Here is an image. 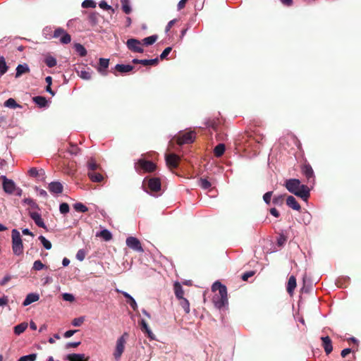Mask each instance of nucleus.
Masks as SVG:
<instances>
[{
	"label": "nucleus",
	"mask_w": 361,
	"mask_h": 361,
	"mask_svg": "<svg viewBox=\"0 0 361 361\" xmlns=\"http://www.w3.org/2000/svg\"><path fill=\"white\" fill-rule=\"evenodd\" d=\"M60 36H61L60 39V42L61 44H67L71 42V35L68 33H67L64 29L61 27H58L54 30L53 37L58 38Z\"/></svg>",
	"instance_id": "obj_7"
},
{
	"label": "nucleus",
	"mask_w": 361,
	"mask_h": 361,
	"mask_svg": "<svg viewBox=\"0 0 361 361\" xmlns=\"http://www.w3.org/2000/svg\"><path fill=\"white\" fill-rule=\"evenodd\" d=\"M121 4L122 6L123 11L126 14L130 13V12L132 11V9L130 6V1L129 0H121Z\"/></svg>",
	"instance_id": "obj_34"
},
{
	"label": "nucleus",
	"mask_w": 361,
	"mask_h": 361,
	"mask_svg": "<svg viewBox=\"0 0 361 361\" xmlns=\"http://www.w3.org/2000/svg\"><path fill=\"white\" fill-rule=\"evenodd\" d=\"M178 300L179 305L183 307L185 314H189L190 311L189 301L185 298L178 299Z\"/></svg>",
	"instance_id": "obj_31"
},
{
	"label": "nucleus",
	"mask_w": 361,
	"mask_h": 361,
	"mask_svg": "<svg viewBox=\"0 0 361 361\" xmlns=\"http://www.w3.org/2000/svg\"><path fill=\"white\" fill-rule=\"evenodd\" d=\"M73 208L78 212H86L88 211V208L81 202H77L73 204Z\"/></svg>",
	"instance_id": "obj_39"
},
{
	"label": "nucleus",
	"mask_w": 361,
	"mask_h": 361,
	"mask_svg": "<svg viewBox=\"0 0 361 361\" xmlns=\"http://www.w3.org/2000/svg\"><path fill=\"white\" fill-rule=\"evenodd\" d=\"M296 278L294 276H290L288 279L286 290L290 295H293V291L296 287Z\"/></svg>",
	"instance_id": "obj_20"
},
{
	"label": "nucleus",
	"mask_w": 361,
	"mask_h": 361,
	"mask_svg": "<svg viewBox=\"0 0 361 361\" xmlns=\"http://www.w3.org/2000/svg\"><path fill=\"white\" fill-rule=\"evenodd\" d=\"M187 1L188 0H180L177 6L178 10L180 11L181 9H183L185 6Z\"/></svg>",
	"instance_id": "obj_64"
},
{
	"label": "nucleus",
	"mask_w": 361,
	"mask_h": 361,
	"mask_svg": "<svg viewBox=\"0 0 361 361\" xmlns=\"http://www.w3.org/2000/svg\"><path fill=\"white\" fill-rule=\"evenodd\" d=\"M4 106L11 109L20 107V105H18L16 103V100L13 98H9L8 99H7L4 103Z\"/></svg>",
	"instance_id": "obj_41"
},
{
	"label": "nucleus",
	"mask_w": 361,
	"mask_h": 361,
	"mask_svg": "<svg viewBox=\"0 0 361 361\" xmlns=\"http://www.w3.org/2000/svg\"><path fill=\"white\" fill-rule=\"evenodd\" d=\"M87 176L92 182L100 183L103 180V176L96 171H88Z\"/></svg>",
	"instance_id": "obj_24"
},
{
	"label": "nucleus",
	"mask_w": 361,
	"mask_h": 361,
	"mask_svg": "<svg viewBox=\"0 0 361 361\" xmlns=\"http://www.w3.org/2000/svg\"><path fill=\"white\" fill-rule=\"evenodd\" d=\"M287 241V237L283 234H280V235L277 238V245L279 247L283 246L285 243Z\"/></svg>",
	"instance_id": "obj_51"
},
{
	"label": "nucleus",
	"mask_w": 361,
	"mask_h": 361,
	"mask_svg": "<svg viewBox=\"0 0 361 361\" xmlns=\"http://www.w3.org/2000/svg\"><path fill=\"white\" fill-rule=\"evenodd\" d=\"M128 302L129 303L130 306L133 308V310H137V305L133 297L128 300Z\"/></svg>",
	"instance_id": "obj_60"
},
{
	"label": "nucleus",
	"mask_w": 361,
	"mask_h": 361,
	"mask_svg": "<svg viewBox=\"0 0 361 361\" xmlns=\"http://www.w3.org/2000/svg\"><path fill=\"white\" fill-rule=\"evenodd\" d=\"M300 171L306 178L307 185L312 188L315 183V175L312 167L307 160H305L304 163L300 166Z\"/></svg>",
	"instance_id": "obj_4"
},
{
	"label": "nucleus",
	"mask_w": 361,
	"mask_h": 361,
	"mask_svg": "<svg viewBox=\"0 0 361 361\" xmlns=\"http://www.w3.org/2000/svg\"><path fill=\"white\" fill-rule=\"evenodd\" d=\"M27 325L28 324L27 322H22L16 325L14 327V333L18 336L21 334L26 330V329L27 328Z\"/></svg>",
	"instance_id": "obj_28"
},
{
	"label": "nucleus",
	"mask_w": 361,
	"mask_h": 361,
	"mask_svg": "<svg viewBox=\"0 0 361 361\" xmlns=\"http://www.w3.org/2000/svg\"><path fill=\"white\" fill-rule=\"evenodd\" d=\"M109 65V60L107 59L101 58L99 59V67L97 68V71L103 75H106V68H108Z\"/></svg>",
	"instance_id": "obj_17"
},
{
	"label": "nucleus",
	"mask_w": 361,
	"mask_h": 361,
	"mask_svg": "<svg viewBox=\"0 0 361 361\" xmlns=\"http://www.w3.org/2000/svg\"><path fill=\"white\" fill-rule=\"evenodd\" d=\"M200 185L203 189H209L212 187V183L207 178H201L200 179Z\"/></svg>",
	"instance_id": "obj_45"
},
{
	"label": "nucleus",
	"mask_w": 361,
	"mask_h": 361,
	"mask_svg": "<svg viewBox=\"0 0 361 361\" xmlns=\"http://www.w3.org/2000/svg\"><path fill=\"white\" fill-rule=\"evenodd\" d=\"M79 76L84 80H90L92 78V71L89 70L82 69L78 71Z\"/></svg>",
	"instance_id": "obj_35"
},
{
	"label": "nucleus",
	"mask_w": 361,
	"mask_h": 361,
	"mask_svg": "<svg viewBox=\"0 0 361 361\" xmlns=\"http://www.w3.org/2000/svg\"><path fill=\"white\" fill-rule=\"evenodd\" d=\"M1 179L3 180V189L5 192L8 194H12L14 191H16V186L12 180L8 179L5 176H1Z\"/></svg>",
	"instance_id": "obj_11"
},
{
	"label": "nucleus",
	"mask_w": 361,
	"mask_h": 361,
	"mask_svg": "<svg viewBox=\"0 0 361 361\" xmlns=\"http://www.w3.org/2000/svg\"><path fill=\"white\" fill-rule=\"evenodd\" d=\"M11 237L13 252L15 255H20L23 252V244L19 231L17 229H13Z\"/></svg>",
	"instance_id": "obj_5"
},
{
	"label": "nucleus",
	"mask_w": 361,
	"mask_h": 361,
	"mask_svg": "<svg viewBox=\"0 0 361 361\" xmlns=\"http://www.w3.org/2000/svg\"><path fill=\"white\" fill-rule=\"evenodd\" d=\"M66 359L69 361H88V357H85V354L73 353L67 355Z\"/></svg>",
	"instance_id": "obj_22"
},
{
	"label": "nucleus",
	"mask_w": 361,
	"mask_h": 361,
	"mask_svg": "<svg viewBox=\"0 0 361 361\" xmlns=\"http://www.w3.org/2000/svg\"><path fill=\"white\" fill-rule=\"evenodd\" d=\"M8 66L6 65L5 59L4 57L0 58V75L5 74L8 71Z\"/></svg>",
	"instance_id": "obj_40"
},
{
	"label": "nucleus",
	"mask_w": 361,
	"mask_h": 361,
	"mask_svg": "<svg viewBox=\"0 0 361 361\" xmlns=\"http://www.w3.org/2000/svg\"><path fill=\"white\" fill-rule=\"evenodd\" d=\"M135 169L138 173H152L157 169V165L151 161L140 159L135 164Z\"/></svg>",
	"instance_id": "obj_3"
},
{
	"label": "nucleus",
	"mask_w": 361,
	"mask_h": 361,
	"mask_svg": "<svg viewBox=\"0 0 361 361\" xmlns=\"http://www.w3.org/2000/svg\"><path fill=\"white\" fill-rule=\"evenodd\" d=\"M44 264L40 260H36L34 264L32 269L35 271H39L44 269Z\"/></svg>",
	"instance_id": "obj_50"
},
{
	"label": "nucleus",
	"mask_w": 361,
	"mask_h": 361,
	"mask_svg": "<svg viewBox=\"0 0 361 361\" xmlns=\"http://www.w3.org/2000/svg\"><path fill=\"white\" fill-rule=\"evenodd\" d=\"M87 252L84 249H80L78 251L76 254V258L79 261L82 262L85 258Z\"/></svg>",
	"instance_id": "obj_49"
},
{
	"label": "nucleus",
	"mask_w": 361,
	"mask_h": 361,
	"mask_svg": "<svg viewBox=\"0 0 361 361\" xmlns=\"http://www.w3.org/2000/svg\"><path fill=\"white\" fill-rule=\"evenodd\" d=\"M63 185L60 182L54 181L49 183L48 189L49 190L55 194H59L63 192Z\"/></svg>",
	"instance_id": "obj_16"
},
{
	"label": "nucleus",
	"mask_w": 361,
	"mask_h": 361,
	"mask_svg": "<svg viewBox=\"0 0 361 361\" xmlns=\"http://www.w3.org/2000/svg\"><path fill=\"white\" fill-rule=\"evenodd\" d=\"M219 119H209L206 122V126L212 128L216 132L219 130Z\"/></svg>",
	"instance_id": "obj_26"
},
{
	"label": "nucleus",
	"mask_w": 361,
	"mask_h": 361,
	"mask_svg": "<svg viewBox=\"0 0 361 361\" xmlns=\"http://www.w3.org/2000/svg\"><path fill=\"white\" fill-rule=\"evenodd\" d=\"M255 274V271H247V272H245L244 273L242 276H241V279L243 280V281H247L249 278L252 277L253 275Z\"/></svg>",
	"instance_id": "obj_59"
},
{
	"label": "nucleus",
	"mask_w": 361,
	"mask_h": 361,
	"mask_svg": "<svg viewBox=\"0 0 361 361\" xmlns=\"http://www.w3.org/2000/svg\"><path fill=\"white\" fill-rule=\"evenodd\" d=\"M173 288H174V293H175L176 297L178 299H181V298H184L183 297V295H184L183 289L181 285L178 282H176L174 283Z\"/></svg>",
	"instance_id": "obj_25"
},
{
	"label": "nucleus",
	"mask_w": 361,
	"mask_h": 361,
	"mask_svg": "<svg viewBox=\"0 0 361 361\" xmlns=\"http://www.w3.org/2000/svg\"><path fill=\"white\" fill-rule=\"evenodd\" d=\"M322 341V345L324 348V352L326 355H329L333 351L332 341L329 336L321 337Z\"/></svg>",
	"instance_id": "obj_14"
},
{
	"label": "nucleus",
	"mask_w": 361,
	"mask_h": 361,
	"mask_svg": "<svg viewBox=\"0 0 361 361\" xmlns=\"http://www.w3.org/2000/svg\"><path fill=\"white\" fill-rule=\"evenodd\" d=\"M195 140V133L194 132H188L180 135L177 137V144L179 145H182L184 144H189L193 142Z\"/></svg>",
	"instance_id": "obj_12"
},
{
	"label": "nucleus",
	"mask_w": 361,
	"mask_h": 361,
	"mask_svg": "<svg viewBox=\"0 0 361 361\" xmlns=\"http://www.w3.org/2000/svg\"><path fill=\"white\" fill-rule=\"evenodd\" d=\"M134 66L131 65H124V64H117L116 65L114 69L116 71H118L121 73H126L130 72L133 70Z\"/></svg>",
	"instance_id": "obj_23"
},
{
	"label": "nucleus",
	"mask_w": 361,
	"mask_h": 361,
	"mask_svg": "<svg viewBox=\"0 0 361 361\" xmlns=\"http://www.w3.org/2000/svg\"><path fill=\"white\" fill-rule=\"evenodd\" d=\"M286 204L294 210L300 211L301 207L293 196H288L286 198Z\"/></svg>",
	"instance_id": "obj_18"
},
{
	"label": "nucleus",
	"mask_w": 361,
	"mask_h": 361,
	"mask_svg": "<svg viewBox=\"0 0 361 361\" xmlns=\"http://www.w3.org/2000/svg\"><path fill=\"white\" fill-rule=\"evenodd\" d=\"M23 202H24V203L30 205L32 208L38 207L37 204L34 202V200L30 198H25V199H24Z\"/></svg>",
	"instance_id": "obj_57"
},
{
	"label": "nucleus",
	"mask_w": 361,
	"mask_h": 361,
	"mask_svg": "<svg viewBox=\"0 0 361 361\" xmlns=\"http://www.w3.org/2000/svg\"><path fill=\"white\" fill-rule=\"evenodd\" d=\"M39 296L37 293H29L23 302V306H27L31 303L39 300Z\"/></svg>",
	"instance_id": "obj_21"
},
{
	"label": "nucleus",
	"mask_w": 361,
	"mask_h": 361,
	"mask_svg": "<svg viewBox=\"0 0 361 361\" xmlns=\"http://www.w3.org/2000/svg\"><path fill=\"white\" fill-rule=\"evenodd\" d=\"M128 334L124 332L121 336H120L116 341V348L114 353V357L116 360H120L124 349L126 340L128 338Z\"/></svg>",
	"instance_id": "obj_6"
},
{
	"label": "nucleus",
	"mask_w": 361,
	"mask_h": 361,
	"mask_svg": "<svg viewBox=\"0 0 361 361\" xmlns=\"http://www.w3.org/2000/svg\"><path fill=\"white\" fill-rule=\"evenodd\" d=\"M147 185L152 192H159L161 190V180L159 178H149Z\"/></svg>",
	"instance_id": "obj_13"
},
{
	"label": "nucleus",
	"mask_w": 361,
	"mask_h": 361,
	"mask_svg": "<svg viewBox=\"0 0 361 361\" xmlns=\"http://www.w3.org/2000/svg\"><path fill=\"white\" fill-rule=\"evenodd\" d=\"M140 328L142 331L143 332H145L146 331H148L149 329L148 324L144 319H142L140 322Z\"/></svg>",
	"instance_id": "obj_61"
},
{
	"label": "nucleus",
	"mask_w": 361,
	"mask_h": 361,
	"mask_svg": "<svg viewBox=\"0 0 361 361\" xmlns=\"http://www.w3.org/2000/svg\"><path fill=\"white\" fill-rule=\"evenodd\" d=\"M88 171H96L98 169H100L99 164H97L96 161L93 158H90L87 163Z\"/></svg>",
	"instance_id": "obj_29"
},
{
	"label": "nucleus",
	"mask_w": 361,
	"mask_h": 361,
	"mask_svg": "<svg viewBox=\"0 0 361 361\" xmlns=\"http://www.w3.org/2000/svg\"><path fill=\"white\" fill-rule=\"evenodd\" d=\"M30 216L31 219L35 221V224L40 227L43 228L44 229H47V226L44 223L43 219L41 217V215L37 212H30Z\"/></svg>",
	"instance_id": "obj_15"
},
{
	"label": "nucleus",
	"mask_w": 361,
	"mask_h": 361,
	"mask_svg": "<svg viewBox=\"0 0 361 361\" xmlns=\"http://www.w3.org/2000/svg\"><path fill=\"white\" fill-rule=\"evenodd\" d=\"M30 69L27 64H19L16 68V73L15 77L16 78H20L23 74L30 73Z\"/></svg>",
	"instance_id": "obj_19"
},
{
	"label": "nucleus",
	"mask_w": 361,
	"mask_h": 361,
	"mask_svg": "<svg viewBox=\"0 0 361 361\" xmlns=\"http://www.w3.org/2000/svg\"><path fill=\"white\" fill-rule=\"evenodd\" d=\"M39 240L41 241V243H42L43 246L46 250H50L51 248L52 245L51 242L46 239L45 237H44L43 235H40L39 237Z\"/></svg>",
	"instance_id": "obj_44"
},
{
	"label": "nucleus",
	"mask_w": 361,
	"mask_h": 361,
	"mask_svg": "<svg viewBox=\"0 0 361 361\" xmlns=\"http://www.w3.org/2000/svg\"><path fill=\"white\" fill-rule=\"evenodd\" d=\"M126 245L128 247L139 252L144 251L140 241L135 237L130 236L126 239Z\"/></svg>",
	"instance_id": "obj_10"
},
{
	"label": "nucleus",
	"mask_w": 361,
	"mask_h": 361,
	"mask_svg": "<svg viewBox=\"0 0 361 361\" xmlns=\"http://www.w3.org/2000/svg\"><path fill=\"white\" fill-rule=\"evenodd\" d=\"M272 194V191H269L263 195V200L267 204H269L271 202Z\"/></svg>",
	"instance_id": "obj_53"
},
{
	"label": "nucleus",
	"mask_w": 361,
	"mask_h": 361,
	"mask_svg": "<svg viewBox=\"0 0 361 361\" xmlns=\"http://www.w3.org/2000/svg\"><path fill=\"white\" fill-rule=\"evenodd\" d=\"M44 62L49 68H53L55 66H56V63H57L56 59L51 56H46Z\"/></svg>",
	"instance_id": "obj_38"
},
{
	"label": "nucleus",
	"mask_w": 361,
	"mask_h": 361,
	"mask_svg": "<svg viewBox=\"0 0 361 361\" xmlns=\"http://www.w3.org/2000/svg\"><path fill=\"white\" fill-rule=\"evenodd\" d=\"M70 207L68 204L63 202L61 203L59 206V211L61 214H66L69 212Z\"/></svg>",
	"instance_id": "obj_48"
},
{
	"label": "nucleus",
	"mask_w": 361,
	"mask_h": 361,
	"mask_svg": "<svg viewBox=\"0 0 361 361\" xmlns=\"http://www.w3.org/2000/svg\"><path fill=\"white\" fill-rule=\"evenodd\" d=\"M286 189L295 195L307 201L310 196V189L307 185H302L299 179L291 178L286 181Z\"/></svg>",
	"instance_id": "obj_1"
},
{
	"label": "nucleus",
	"mask_w": 361,
	"mask_h": 361,
	"mask_svg": "<svg viewBox=\"0 0 361 361\" xmlns=\"http://www.w3.org/2000/svg\"><path fill=\"white\" fill-rule=\"evenodd\" d=\"M176 21V20L173 19V20H170L168 23L167 25L166 26V29H165V31L166 32H168L170 30V29L172 27V26L175 24Z\"/></svg>",
	"instance_id": "obj_63"
},
{
	"label": "nucleus",
	"mask_w": 361,
	"mask_h": 361,
	"mask_svg": "<svg viewBox=\"0 0 361 361\" xmlns=\"http://www.w3.org/2000/svg\"><path fill=\"white\" fill-rule=\"evenodd\" d=\"M62 298H63V299L64 300H66V301H68V302H73V301H74V300H75V298H74V296H73L72 294H71V293H63V294L62 295Z\"/></svg>",
	"instance_id": "obj_56"
},
{
	"label": "nucleus",
	"mask_w": 361,
	"mask_h": 361,
	"mask_svg": "<svg viewBox=\"0 0 361 361\" xmlns=\"http://www.w3.org/2000/svg\"><path fill=\"white\" fill-rule=\"evenodd\" d=\"M225 149H226V147H225L224 144L220 143V144L217 145L214 149V155L216 157H221L225 152Z\"/></svg>",
	"instance_id": "obj_27"
},
{
	"label": "nucleus",
	"mask_w": 361,
	"mask_h": 361,
	"mask_svg": "<svg viewBox=\"0 0 361 361\" xmlns=\"http://www.w3.org/2000/svg\"><path fill=\"white\" fill-rule=\"evenodd\" d=\"M172 50V48L169 47H166L163 51L162 53L160 55V59L161 60H164L165 59L167 56L170 54V52Z\"/></svg>",
	"instance_id": "obj_55"
},
{
	"label": "nucleus",
	"mask_w": 361,
	"mask_h": 361,
	"mask_svg": "<svg viewBox=\"0 0 361 361\" xmlns=\"http://www.w3.org/2000/svg\"><path fill=\"white\" fill-rule=\"evenodd\" d=\"M37 354L32 353L27 355L20 357L18 361H35L37 359Z\"/></svg>",
	"instance_id": "obj_43"
},
{
	"label": "nucleus",
	"mask_w": 361,
	"mask_h": 361,
	"mask_svg": "<svg viewBox=\"0 0 361 361\" xmlns=\"http://www.w3.org/2000/svg\"><path fill=\"white\" fill-rule=\"evenodd\" d=\"M84 322V319L82 317H78V318H75L73 321H72V324L75 326H80Z\"/></svg>",
	"instance_id": "obj_58"
},
{
	"label": "nucleus",
	"mask_w": 361,
	"mask_h": 361,
	"mask_svg": "<svg viewBox=\"0 0 361 361\" xmlns=\"http://www.w3.org/2000/svg\"><path fill=\"white\" fill-rule=\"evenodd\" d=\"M99 6L101 8L104 10H111L112 12H114V9L109 5L107 4V3L105 1H102Z\"/></svg>",
	"instance_id": "obj_54"
},
{
	"label": "nucleus",
	"mask_w": 361,
	"mask_h": 361,
	"mask_svg": "<svg viewBox=\"0 0 361 361\" xmlns=\"http://www.w3.org/2000/svg\"><path fill=\"white\" fill-rule=\"evenodd\" d=\"M157 35H152L144 38L142 42L144 45L149 46L153 44L157 39Z\"/></svg>",
	"instance_id": "obj_36"
},
{
	"label": "nucleus",
	"mask_w": 361,
	"mask_h": 361,
	"mask_svg": "<svg viewBox=\"0 0 361 361\" xmlns=\"http://www.w3.org/2000/svg\"><path fill=\"white\" fill-rule=\"evenodd\" d=\"M75 49L80 56H85L87 55V50L81 44L77 43L75 44Z\"/></svg>",
	"instance_id": "obj_37"
},
{
	"label": "nucleus",
	"mask_w": 361,
	"mask_h": 361,
	"mask_svg": "<svg viewBox=\"0 0 361 361\" xmlns=\"http://www.w3.org/2000/svg\"><path fill=\"white\" fill-rule=\"evenodd\" d=\"M99 14L96 12L90 13L88 16V21L91 25L94 26L98 23Z\"/></svg>",
	"instance_id": "obj_33"
},
{
	"label": "nucleus",
	"mask_w": 361,
	"mask_h": 361,
	"mask_svg": "<svg viewBox=\"0 0 361 361\" xmlns=\"http://www.w3.org/2000/svg\"><path fill=\"white\" fill-rule=\"evenodd\" d=\"M141 42L137 39L131 38L127 40L126 45L128 49L135 53H143L144 49Z\"/></svg>",
	"instance_id": "obj_9"
},
{
	"label": "nucleus",
	"mask_w": 361,
	"mask_h": 361,
	"mask_svg": "<svg viewBox=\"0 0 361 361\" xmlns=\"http://www.w3.org/2000/svg\"><path fill=\"white\" fill-rule=\"evenodd\" d=\"M80 150V148L77 145H71L70 148L68 149V152L71 154H74V155H77L79 153Z\"/></svg>",
	"instance_id": "obj_52"
},
{
	"label": "nucleus",
	"mask_w": 361,
	"mask_h": 361,
	"mask_svg": "<svg viewBox=\"0 0 361 361\" xmlns=\"http://www.w3.org/2000/svg\"><path fill=\"white\" fill-rule=\"evenodd\" d=\"M97 236L102 238L106 241H109L112 239V235L107 229H104L99 233H97Z\"/></svg>",
	"instance_id": "obj_30"
},
{
	"label": "nucleus",
	"mask_w": 361,
	"mask_h": 361,
	"mask_svg": "<svg viewBox=\"0 0 361 361\" xmlns=\"http://www.w3.org/2000/svg\"><path fill=\"white\" fill-rule=\"evenodd\" d=\"M165 159L167 166L171 169L178 168L180 158L176 154H166L165 155Z\"/></svg>",
	"instance_id": "obj_8"
},
{
	"label": "nucleus",
	"mask_w": 361,
	"mask_h": 361,
	"mask_svg": "<svg viewBox=\"0 0 361 361\" xmlns=\"http://www.w3.org/2000/svg\"><path fill=\"white\" fill-rule=\"evenodd\" d=\"M33 102L39 107H44L47 105V101L45 97L42 96H36L33 97Z\"/></svg>",
	"instance_id": "obj_32"
},
{
	"label": "nucleus",
	"mask_w": 361,
	"mask_h": 361,
	"mask_svg": "<svg viewBox=\"0 0 361 361\" xmlns=\"http://www.w3.org/2000/svg\"><path fill=\"white\" fill-rule=\"evenodd\" d=\"M159 63L158 58L154 59H142V65L143 66H157Z\"/></svg>",
	"instance_id": "obj_42"
},
{
	"label": "nucleus",
	"mask_w": 361,
	"mask_h": 361,
	"mask_svg": "<svg viewBox=\"0 0 361 361\" xmlns=\"http://www.w3.org/2000/svg\"><path fill=\"white\" fill-rule=\"evenodd\" d=\"M82 7L85 8H95L96 7V3L92 0H85L82 3Z\"/></svg>",
	"instance_id": "obj_46"
},
{
	"label": "nucleus",
	"mask_w": 361,
	"mask_h": 361,
	"mask_svg": "<svg viewBox=\"0 0 361 361\" xmlns=\"http://www.w3.org/2000/svg\"><path fill=\"white\" fill-rule=\"evenodd\" d=\"M212 290H218L212 298L215 307L221 309L228 304L227 288L224 285L216 281L212 286Z\"/></svg>",
	"instance_id": "obj_2"
},
{
	"label": "nucleus",
	"mask_w": 361,
	"mask_h": 361,
	"mask_svg": "<svg viewBox=\"0 0 361 361\" xmlns=\"http://www.w3.org/2000/svg\"><path fill=\"white\" fill-rule=\"evenodd\" d=\"M285 195L276 196L273 199V204L278 206H281L283 204Z\"/></svg>",
	"instance_id": "obj_47"
},
{
	"label": "nucleus",
	"mask_w": 361,
	"mask_h": 361,
	"mask_svg": "<svg viewBox=\"0 0 361 361\" xmlns=\"http://www.w3.org/2000/svg\"><path fill=\"white\" fill-rule=\"evenodd\" d=\"M28 173L32 177H37L39 176V171L36 168H31L28 171Z\"/></svg>",
	"instance_id": "obj_62"
}]
</instances>
